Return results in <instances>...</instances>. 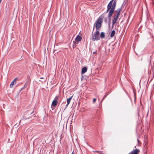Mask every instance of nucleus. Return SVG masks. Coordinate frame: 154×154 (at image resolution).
<instances>
[{"label":"nucleus","mask_w":154,"mask_h":154,"mask_svg":"<svg viewBox=\"0 0 154 154\" xmlns=\"http://www.w3.org/2000/svg\"><path fill=\"white\" fill-rule=\"evenodd\" d=\"M113 2V0L110 1L107 5V9L106 11V13H107L109 11L108 15V17L109 20L110 21L111 20V17L114 12L116 5V1H115Z\"/></svg>","instance_id":"obj_1"},{"label":"nucleus","mask_w":154,"mask_h":154,"mask_svg":"<svg viewBox=\"0 0 154 154\" xmlns=\"http://www.w3.org/2000/svg\"><path fill=\"white\" fill-rule=\"evenodd\" d=\"M121 11V9L119 8L117 10L115 11L114 15L113 17V20L112 21V26H114V24L116 22L119 17V15L120 14Z\"/></svg>","instance_id":"obj_2"},{"label":"nucleus","mask_w":154,"mask_h":154,"mask_svg":"<svg viewBox=\"0 0 154 154\" xmlns=\"http://www.w3.org/2000/svg\"><path fill=\"white\" fill-rule=\"evenodd\" d=\"M99 32L97 31H96L94 33L92 38V40L94 41L95 40H98L100 39L99 36Z\"/></svg>","instance_id":"obj_3"},{"label":"nucleus","mask_w":154,"mask_h":154,"mask_svg":"<svg viewBox=\"0 0 154 154\" xmlns=\"http://www.w3.org/2000/svg\"><path fill=\"white\" fill-rule=\"evenodd\" d=\"M102 22V19L101 18H99L96 23V28L97 29H99L101 26V23Z\"/></svg>","instance_id":"obj_4"},{"label":"nucleus","mask_w":154,"mask_h":154,"mask_svg":"<svg viewBox=\"0 0 154 154\" xmlns=\"http://www.w3.org/2000/svg\"><path fill=\"white\" fill-rule=\"evenodd\" d=\"M82 37L79 35H78L75 39V41H74L73 43L75 44H77L78 42L81 40Z\"/></svg>","instance_id":"obj_5"},{"label":"nucleus","mask_w":154,"mask_h":154,"mask_svg":"<svg viewBox=\"0 0 154 154\" xmlns=\"http://www.w3.org/2000/svg\"><path fill=\"white\" fill-rule=\"evenodd\" d=\"M140 150L137 149H135L133 151H131L129 154H138L140 152Z\"/></svg>","instance_id":"obj_6"},{"label":"nucleus","mask_w":154,"mask_h":154,"mask_svg":"<svg viewBox=\"0 0 154 154\" xmlns=\"http://www.w3.org/2000/svg\"><path fill=\"white\" fill-rule=\"evenodd\" d=\"M17 79V78H15L13 81L11 83L10 87V88H12L13 87V86L14 85V84H15L16 83V81Z\"/></svg>","instance_id":"obj_7"},{"label":"nucleus","mask_w":154,"mask_h":154,"mask_svg":"<svg viewBox=\"0 0 154 154\" xmlns=\"http://www.w3.org/2000/svg\"><path fill=\"white\" fill-rule=\"evenodd\" d=\"M57 103V102L56 100H54L52 103L51 106H55Z\"/></svg>","instance_id":"obj_8"},{"label":"nucleus","mask_w":154,"mask_h":154,"mask_svg":"<svg viewBox=\"0 0 154 154\" xmlns=\"http://www.w3.org/2000/svg\"><path fill=\"white\" fill-rule=\"evenodd\" d=\"M72 97H70V98H68L67 99V104L66 105V106H68V105L69 104L71 99H72Z\"/></svg>","instance_id":"obj_9"},{"label":"nucleus","mask_w":154,"mask_h":154,"mask_svg":"<svg viewBox=\"0 0 154 154\" xmlns=\"http://www.w3.org/2000/svg\"><path fill=\"white\" fill-rule=\"evenodd\" d=\"M87 71V69L86 67H84L82 69V74H84Z\"/></svg>","instance_id":"obj_10"},{"label":"nucleus","mask_w":154,"mask_h":154,"mask_svg":"<svg viewBox=\"0 0 154 154\" xmlns=\"http://www.w3.org/2000/svg\"><path fill=\"white\" fill-rule=\"evenodd\" d=\"M115 30H112V32L111 33V34H110V36L111 37V38H112L113 37L114 35H115Z\"/></svg>","instance_id":"obj_11"},{"label":"nucleus","mask_w":154,"mask_h":154,"mask_svg":"<svg viewBox=\"0 0 154 154\" xmlns=\"http://www.w3.org/2000/svg\"><path fill=\"white\" fill-rule=\"evenodd\" d=\"M100 36L101 38H103L105 37V33L104 32H102L101 33Z\"/></svg>","instance_id":"obj_12"},{"label":"nucleus","mask_w":154,"mask_h":154,"mask_svg":"<svg viewBox=\"0 0 154 154\" xmlns=\"http://www.w3.org/2000/svg\"><path fill=\"white\" fill-rule=\"evenodd\" d=\"M33 111L32 112H30L29 111H27L26 112L27 113L28 115H31L33 113Z\"/></svg>","instance_id":"obj_13"},{"label":"nucleus","mask_w":154,"mask_h":154,"mask_svg":"<svg viewBox=\"0 0 154 154\" xmlns=\"http://www.w3.org/2000/svg\"><path fill=\"white\" fill-rule=\"evenodd\" d=\"M26 85H26V83L25 84V85H24V87H23L22 88H21V90H23V89H24V88H26Z\"/></svg>","instance_id":"obj_14"},{"label":"nucleus","mask_w":154,"mask_h":154,"mask_svg":"<svg viewBox=\"0 0 154 154\" xmlns=\"http://www.w3.org/2000/svg\"><path fill=\"white\" fill-rule=\"evenodd\" d=\"M96 98H93V103H95L96 102Z\"/></svg>","instance_id":"obj_15"},{"label":"nucleus","mask_w":154,"mask_h":154,"mask_svg":"<svg viewBox=\"0 0 154 154\" xmlns=\"http://www.w3.org/2000/svg\"><path fill=\"white\" fill-rule=\"evenodd\" d=\"M25 117V116H24V117H23V119H25V120H26V119H29V118H26Z\"/></svg>","instance_id":"obj_16"},{"label":"nucleus","mask_w":154,"mask_h":154,"mask_svg":"<svg viewBox=\"0 0 154 154\" xmlns=\"http://www.w3.org/2000/svg\"><path fill=\"white\" fill-rule=\"evenodd\" d=\"M73 44H74V45L73 46V48H75L76 47V44H74V43H73Z\"/></svg>","instance_id":"obj_17"},{"label":"nucleus","mask_w":154,"mask_h":154,"mask_svg":"<svg viewBox=\"0 0 154 154\" xmlns=\"http://www.w3.org/2000/svg\"><path fill=\"white\" fill-rule=\"evenodd\" d=\"M106 97V95H105L104 96V97H103V98L102 100H102H103Z\"/></svg>","instance_id":"obj_18"},{"label":"nucleus","mask_w":154,"mask_h":154,"mask_svg":"<svg viewBox=\"0 0 154 154\" xmlns=\"http://www.w3.org/2000/svg\"><path fill=\"white\" fill-rule=\"evenodd\" d=\"M97 51H95L93 52V54H95L96 53Z\"/></svg>","instance_id":"obj_19"},{"label":"nucleus","mask_w":154,"mask_h":154,"mask_svg":"<svg viewBox=\"0 0 154 154\" xmlns=\"http://www.w3.org/2000/svg\"><path fill=\"white\" fill-rule=\"evenodd\" d=\"M72 154H74V151H73V152H72Z\"/></svg>","instance_id":"obj_20"},{"label":"nucleus","mask_w":154,"mask_h":154,"mask_svg":"<svg viewBox=\"0 0 154 154\" xmlns=\"http://www.w3.org/2000/svg\"><path fill=\"white\" fill-rule=\"evenodd\" d=\"M97 152H99V153H100V151H98Z\"/></svg>","instance_id":"obj_21"},{"label":"nucleus","mask_w":154,"mask_h":154,"mask_svg":"<svg viewBox=\"0 0 154 154\" xmlns=\"http://www.w3.org/2000/svg\"><path fill=\"white\" fill-rule=\"evenodd\" d=\"M2 0H0V3H1Z\"/></svg>","instance_id":"obj_22"}]
</instances>
